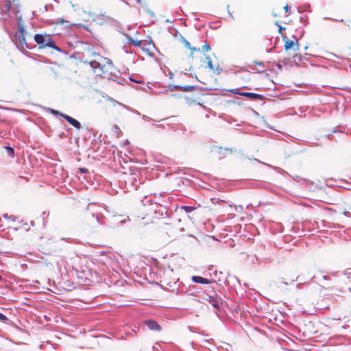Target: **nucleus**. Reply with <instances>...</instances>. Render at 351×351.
<instances>
[{"label":"nucleus","mask_w":351,"mask_h":351,"mask_svg":"<svg viewBox=\"0 0 351 351\" xmlns=\"http://www.w3.org/2000/svg\"><path fill=\"white\" fill-rule=\"evenodd\" d=\"M110 19L108 16L104 14H99L94 17L92 23L89 25H86L84 22L70 23L69 21H65L63 19H58L57 21V24H63L66 23L69 27L74 26L77 27H82L93 34L94 32L96 30L97 25H104L107 24L110 22Z\"/></svg>","instance_id":"1"},{"label":"nucleus","mask_w":351,"mask_h":351,"mask_svg":"<svg viewBox=\"0 0 351 351\" xmlns=\"http://www.w3.org/2000/svg\"><path fill=\"white\" fill-rule=\"evenodd\" d=\"M93 56L97 57V59L92 61H84V63L90 64L93 73L97 76H103L110 72V69L112 67V62L111 60L100 56L98 53H93Z\"/></svg>","instance_id":"2"},{"label":"nucleus","mask_w":351,"mask_h":351,"mask_svg":"<svg viewBox=\"0 0 351 351\" xmlns=\"http://www.w3.org/2000/svg\"><path fill=\"white\" fill-rule=\"evenodd\" d=\"M34 40L38 45H40L43 48L48 47L57 51H60L49 34H36L34 36Z\"/></svg>","instance_id":"3"},{"label":"nucleus","mask_w":351,"mask_h":351,"mask_svg":"<svg viewBox=\"0 0 351 351\" xmlns=\"http://www.w3.org/2000/svg\"><path fill=\"white\" fill-rule=\"evenodd\" d=\"M27 32L25 31L23 23H20L17 25V32L15 34L16 42L19 43L21 47H27L26 41Z\"/></svg>","instance_id":"4"},{"label":"nucleus","mask_w":351,"mask_h":351,"mask_svg":"<svg viewBox=\"0 0 351 351\" xmlns=\"http://www.w3.org/2000/svg\"><path fill=\"white\" fill-rule=\"evenodd\" d=\"M120 105V103L115 101L113 99H108L104 103H102V108L105 110L106 112H112L113 108H114L117 106Z\"/></svg>","instance_id":"5"},{"label":"nucleus","mask_w":351,"mask_h":351,"mask_svg":"<svg viewBox=\"0 0 351 351\" xmlns=\"http://www.w3.org/2000/svg\"><path fill=\"white\" fill-rule=\"evenodd\" d=\"M241 96L245 97L253 101H263L265 99V97L263 95L254 93L242 92L241 93Z\"/></svg>","instance_id":"6"},{"label":"nucleus","mask_w":351,"mask_h":351,"mask_svg":"<svg viewBox=\"0 0 351 351\" xmlns=\"http://www.w3.org/2000/svg\"><path fill=\"white\" fill-rule=\"evenodd\" d=\"M207 61V67L210 69V71L215 75H219L221 72V68L217 64L216 65L213 64L211 60L209 57H206Z\"/></svg>","instance_id":"7"},{"label":"nucleus","mask_w":351,"mask_h":351,"mask_svg":"<svg viewBox=\"0 0 351 351\" xmlns=\"http://www.w3.org/2000/svg\"><path fill=\"white\" fill-rule=\"evenodd\" d=\"M60 116L62 117L64 119H66L71 125L75 127V128L80 130L81 128V123L74 118L63 113H60Z\"/></svg>","instance_id":"8"},{"label":"nucleus","mask_w":351,"mask_h":351,"mask_svg":"<svg viewBox=\"0 0 351 351\" xmlns=\"http://www.w3.org/2000/svg\"><path fill=\"white\" fill-rule=\"evenodd\" d=\"M205 299L215 308H219L220 302L217 297V294L215 293L213 295H208Z\"/></svg>","instance_id":"9"},{"label":"nucleus","mask_w":351,"mask_h":351,"mask_svg":"<svg viewBox=\"0 0 351 351\" xmlns=\"http://www.w3.org/2000/svg\"><path fill=\"white\" fill-rule=\"evenodd\" d=\"M145 324L147 326L149 330L159 331L161 328L160 326L154 320H146Z\"/></svg>","instance_id":"10"},{"label":"nucleus","mask_w":351,"mask_h":351,"mask_svg":"<svg viewBox=\"0 0 351 351\" xmlns=\"http://www.w3.org/2000/svg\"><path fill=\"white\" fill-rule=\"evenodd\" d=\"M285 49L286 51L293 49L294 51H298L299 50L298 44L295 43L293 40H287L285 43Z\"/></svg>","instance_id":"11"},{"label":"nucleus","mask_w":351,"mask_h":351,"mask_svg":"<svg viewBox=\"0 0 351 351\" xmlns=\"http://www.w3.org/2000/svg\"><path fill=\"white\" fill-rule=\"evenodd\" d=\"M192 280L195 283L199 284H208L211 282V280L199 276H193L192 277Z\"/></svg>","instance_id":"12"},{"label":"nucleus","mask_w":351,"mask_h":351,"mask_svg":"<svg viewBox=\"0 0 351 351\" xmlns=\"http://www.w3.org/2000/svg\"><path fill=\"white\" fill-rule=\"evenodd\" d=\"M176 90H181L184 92H189L195 90V87L194 86H175Z\"/></svg>","instance_id":"13"},{"label":"nucleus","mask_w":351,"mask_h":351,"mask_svg":"<svg viewBox=\"0 0 351 351\" xmlns=\"http://www.w3.org/2000/svg\"><path fill=\"white\" fill-rule=\"evenodd\" d=\"M128 43L130 44H132L134 47H141V45H142L141 40H134L131 37H128Z\"/></svg>","instance_id":"14"},{"label":"nucleus","mask_w":351,"mask_h":351,"mask_svg":"<svg viewBox=\"0 0 351 351\" xmlns=\"http://www.w3.org/2000/svg\"><path fill=\"white\" fill-rule=\"evenodd\" d=\"M183 43L186 47H187L191 50V53H193L194 51H200L199 48L197 49L195 47H191L190 43L187 40L184 39Z\"/></svg>","instance_id":"15"},{"label":"nucleus","mask_w":351,"mask_h":351,"mask_svg":"<svg viewBox=\"0 0 351 351\" xmlns=\"http://www.w3.org/2000/svg\"><path fill=\"white\" fill-rule=\"evenodd\" d=\"M5 149H6L7 153L10 156H12V157L14 156V151L12 147H9V146H5Z\"/></svg>","instance_id":"16"},{"label":"nucleus","mask_w":351,"mask_h":351,"mask_svg":"<svg viewBox=\"0 0 351 351\" xmlns=\"http://www.w3.org/2000/svg\"><path fill=\"white\" fill-rule=\"evenodd\" d=\"M8 320L7 317L3 313H0V321L2 322H5Z\"/></svg>","instance_id":"17"},{"label":"nucleus","mask_w":351,"mask_h":351,"mask_svg":"<svg viewBox=\"0 0 351 351\" xmlns=\"http://www.w3.org/2000/svg\"><path fill=\"white\" fill-rule=\"evenodd\" d=\"M230 91H231V93H232L234 94H237V95H241V92H239L238 88L232 89Z\"/></svg>","instance_id":"18"},{"label":"nucleus","mask_w":351,"mask_h":351,"mask_svg":"<svg viewBox=\"0 0 351 351\" xmlns=\"http://www.w3.org/2000/svg\"><path fill=\"white\" fill-rule=\"evenodd\" d=\"M83 273H84V275H83V276H81V275L78 274V277H79V278H84V277L85 278H88V276H88V274H86H86H85L84 272H83Z\"/></svg>","instance_id":"19"},{"label":"nucleus","mask_w":351,"mask_h":351,"mask_svg":"<svg viewBox=\"0 0 351 351\" xmlns=\"http://www.w3.org/2000/svg\"><path fill=\"white\" fill-rule=\"evenodd\" d=\"M285 28L282 27V26H279L278 32L280 34H282V30H285Z\"/></svg>","instance_id":"20"},{"label":"nucleus","mask_w":351,"mask_h":351,"mask_svg":"<svg viewBox=\"0 0 351 351\" xmlns=\"http://www.w3.org/2000/svg\"><path fill=\"white\" fill-rule=\"evenodd\" d=\"M80 171L82 172V173H86L88 171V170L86 169V168H80Z\"/></svg>","instance_id":"21"},{"label":"nucleus","mask_w":351,"mask_h":351,"mask_svg":"<svg viewBox=\"0 0 351 351\" xmlns=\"http://www.w3.org/2000/svg\"><path fill=\"white\" fill-rule=\"evenodd\" d=\"M51 112L53 114H59L60 115V112L56 110H51Z\"/></svg>","instance_id":"22"},{"label":"nucleus","mask_w":351,"mask_h":351,"mask_svg":"<svg viewBox=\"0 0 351 351\" xmlns=\"http://www.w3.org/2000/svg\"><path fill=\"white\" fill-rule=\"evenodd\" d=\"M288 8H289L288 5H285V6L283 7V9H284V10H285V13H286V12H287V11H288Z\"/></svg>","instance_id":"23"},{"label":"nucleus","mask_w":351,"mask_h":351,"mask_svg":"<svg viewBox=\"0 0 351 351\" xmlns=\"http://www.w3.org/2000/svg\"><path fill=\"white\" fill-rule=\"evenodd\" d=\"M203 48H204V50L207 51V50H208L210 49V47L208 45H204Z\"/></svg>","instance_id":"24"},{"label":"nucleus","mask_w":351,"mask_h":351,"mask_svg":"<svg viewBox=\"0 0 351 351\" xmlns=\"http://www.w3.org/2000/svg\"><path fill=\"white\" fill-rule=\"evenodd\" d=\"M184 208H185V210H186V211L191 210V207H187V206H186Z\"/></svg>","instance_id":"25"},{"label":"nucleus","mask_w":351,"mask_h":351,"mask_svg":"<svg viewBox=\"0 0 351 351\" xmlns=\"http://www.w3.org/2000/svg\"><path fill=\"white\" fill-rule=\"evenodd\" d=\"M227 8H228V11L229 14L232 15V13L230 12V10H229V5L227 6Z\"/></svg>","instance_id":"26"},{"label":"nucleus","mask_w":351,"mask_h":351,"mask_svg":"<svg viewBox=\"0 0 351 351\" xmlns=\"http://www.w3.org/2000/svg\"><path fill=\"white\" fill-rule=\"evenodd\" d=\"M136 1H137L138 3H141V0H136Z\"/></svg>","instance_id":"27"},{"label":"nucleus","mask_w":351,"mask_h":351,"mask_svg":"<svg viewBox=\"0 0 351 351\" xmlns=\"http://www.w3.org/2000/svg\"><path fill=\"white\" fill-rule=\"evenodd\" d=\"M13 2H15L16 0H12Z\"/></svg>","instance_id":"28"}]
</instances>
